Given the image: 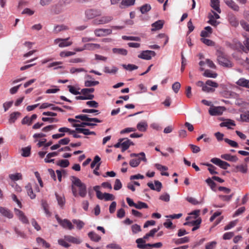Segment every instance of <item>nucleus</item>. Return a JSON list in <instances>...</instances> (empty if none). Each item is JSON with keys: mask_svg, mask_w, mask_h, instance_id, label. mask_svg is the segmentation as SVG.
<instances>
[{"mask_svg": "<svg viewBox=\"0 0 249 249\" xmlns=\"http://www.w3.org/2000/svg\"><path fill=\"white\" fill-rule=\"evenodd\" d=\"M136 242L137 244V248L141 249H145V245L146 241L143 239L142 238H138L136 240Z\"/></svg>", "mask_w": 249, "mask_h": 249, "instance_id": "obj_38", "label": "nucleus"}, {"mask_svg": "<svg viewBox=\"0 0 249 249\" xmlns=\"http://www.w3.org/2000/svg\"><path fill=\"white\" fill-rule=\"evenodd\" d=\"M151 9V5L149 4H145L141 7L140 10L142 14H144L149 11Z\"/></svg>", "mask_w": 249, "mask_h": 249, "instance_id": "obj_42", "label": "nucleus"}, {"mask_svg": "<svg viewBox=\"0 0 249 249\" xmlns=\"http://www.w3.org/2000/svg\"><path fill=\"white\" fill-rule=\"evenodd\" d=\"M86 105L90 107L97 108L99 107V104L94 100L87 102Z\"/></svg>", "mask_w": 249, "mask_h": 249, "instance_id": "obj_57", "label": "nucleus"}, {"mask_svg": "<svg viewBox=\"0 0 249 249\" xmlns=\"http://www.w3.org/2000/svg\"><path fill=\"white\" fill-rule=\"evenodd\" d=\"M122 39L124 40H134V41H139L141 40L140 38L138 36H122Z\"/></svg>", "mask_w": 249, "mask_h": 249, "instance_id": "obj_53", "label": "nucleus"}, {"mask_svg": "<svg viewBox=\"0 0 249 249\" xmlns=\"http://www.w3.org/2000/svg\"><path fill=\"white\" fill-rule=\"evenodd\" d=\"M84 71L87 72V71L83 68H76L72 67L70 69V72L72 74Z\"/></svg>", "mask_w": 249, "mask_h": 249, "instance_id": "obj_54", "label": "nucleus"}, {"mask_svg": "<svg viewBox=\"0 0 249 249\" xmlns=\"http://www.w3.org/2000/svg\"><path fill=\"white\" fill-rule=\"evenodd\" d=\"M199 213H200L199 210H196L193 211L192 212H191L190 213V215L189 216H187L186 218V220H189L190 219H196V218H198V216L199 214Z\"/></svg>", "mask_w": 249, "mask_h": 249, "instance_id": "obj_36", "label": "nucleus"}, {"mask_svg": "<svg viewBox=\"0 0 249 249\" xmlns=\"http://www.w3.org/2000/svg\"><path fill=\"white\" fill-rule=\"evenodd\" d=\"M94 96L93 94H89V95H83L82 96H76L75 99L77 100H92L94 98Z\"/></svg>", "mask_w": 249, "mask_h": 249, "instance_id": "obj_44", "label": "nucleus"}, {"mask_svg": "<svg viewBox=\"0 0 249 249\" xmlns=\"http://www.w3.org/2000/svg\"><path fill=\"white\" fill-rule=\"evenodd\" d=\"M88 236L90 239L94 242H99L101 237L94 231H90L88 233Z\"/></svg>", "mask_w": 249, "mask_h": 249, "instance_id": "obj_26", "label": "nucleus"}, {"mask_svg": "<svg viewBox=\"0 0 249 249\" xmlns=\"http://www.w3.org/2000/svg\"><path fill=\"white\" fill-rule=\"evenodd\" d=\"M21 113L19 112H14L10 115L9 122L10 123H14L16 120L20 116Z\"/></svg>", "mask_w": 249, "mask_h": 249, "instance_id": "obj_33", "label": "nucleus"}, {"mask_svg": "<svg viewBox=\"0 0 249 249\" xmlns=\"http://www.w3.org/2000/svg\"><path fill=\"white\" fill-rule=\"evenodd\" d=\"M0 213L3 216L9 219L12 218L13 217L12 213L6 208L0 207Z\"/></svg>", "mask_w": 249, "mask_h": 249, "instance_id": "obj_18", "label": "nucleus"}, {"mask_svg": "<svg viewBox=\"0 0 249 249\" xmlns=\"http://www.w3.org/2000/svg\"><path fill=\"white\" fill-rule=\"evenodd\" d=\"M100 48V45L96 43H87L85 44V49L87 50L93 51L95 49H98Z\"/></svg>", "mask_w": 249, "mask_h": 249, "instance_id": "obj_31", "label": "nucleus"}, {"mask_svg": "<svg viewBox=\"0 0 249 249\" xmlns=\"http://www.w3.org/2000/svg\"><path fill=\"white\" fill-rule=\"evenodd\" d=\"M135 0H122L120 4V8L121 9L134 5Z\"/></svg>", "mask_w": 249, "mask_h": 249, "instance_id": "obj_16", "label": "nucleus"}, {"mask_svg": "<svg viewBox=\"0 0 249 249\" xmlns=\"http://www.w3.org/2000/svg\"><path fill=\"white\" fill-rule=\"evenodd\" d=\"M155 166L158 170L161 172V175L162 176H165L167 177L169 176V175L168 172H162L163 171H166L168 170V168L166 166L162 165L159 163H156L155 164Z\"/></svg>", "mask_w": 249, "mask_h": 249, "instance_id": "obj_24", "label": "nucleus"}, {"mask_svg": "<svg viewBox=\"0 0 249 249\" xmlns=\"http://www.w3.org/2000/svg\"><path fill=\"white\" fill-rule=\"evenodd\" d=\"M156 53L153 51L146 50L142 51L138 55V57L144 60H150L152 56H154Z\"/></svg>", "mask_w": 249, "mask_h": 249, "instance_id": "obj_7", "label": "nucleus"}, {"mask_svg": "<svg viewBox=\"0 0 249 249\" xmlns=\"http://www.w3.org/2000/svg\"><path fill=\"white\" fill-rule=\"evenodd\" d=\"M217 61L220 65L227 68H231L232 64L231 62L229 60L225 55L221 52H217Z\"/></svg>", "mask_w": 249, "mask_h": 249, "instance_id": "obj_3", "label": "nucleus"}, {"mask_svg": "<svg viewBox=\"0 0 249 249\" xmlns=\"http://www.w3.org/2000/svg\"><path fill=\"white\" fill-rule=\"evenodd\" d=\"M221 158L226 160L232 162H236L238 159L236 156H232L229 154H225L221 155Z\"/></svg>", "mask_w": 249, "mask_h": 249, "instance_id": "obj_22", "label": "nucleus"}, {"mask_svg": "<svg viewBox=\"0 0 249 249\" xmlns=\"http://www.w3.org/2000/svg\"><path fill=\"white\" fill-rule=\"evenodd\" d=\"M224 140L226 143L232 147H237L238 146V144L234 141L230 140L228 138H225Z\"/></svg>", "mask_w": 249, "mask_h": 249, "instance_id": "obj_55", "label": "nucleus"}, {"mask_svg": "<svg viewBox=\"0 0 249 249\" xmlns=\"http://www.w3.org/2000/svg\"><path fill=\"white\" fill-rule=\"evenodd\" d=\"M75 130L79 133H83L85 135H89L90 131L89 129L84 128H76Z\"/></svg>", "mask_w": 249, "mask_h": 249, "instance_id": "obj_56", "label": "nucleus"}, {"mask_svg": "<svg viewBox=\"0 0 249 249\" xmlns=\"http://www.w3.org/2000/svg\"><path fill=\"white\" fill-rule=\"evenodd\" d=\"M201 41L208 46H214L215 45V42L213 40L206 38L205 37H202L200 39Z\"/></svg>", "mask_w": 249, "mask_h": 249, "instance_id": "obj_43", "label": "nucleus"}, {"mask_svg": "<svg viewBox=\"0 0 249 249\" xmlns=\"http://www.w3.org/2000/svg\"><path fill=\"white\" fill-rule=\"evenodd\" d=\"M55 196L57 199L58 204L61 208L63 207L65 203V199L63 195L59 196L56 193H55Z\"/></svg>", "mask_w": 249, "mask_h": 249, "instance_id": "obj_32", "label": "nucleus"}, {"mask_svg": "<svg viewBox=\"0 0 249 249\" xmlns=\"http://www.w3.org/2000/svg\"><path fill=\"white\" fill-rule=\"evenodd\" d=\"M148 206L147 204L144 202L139 201L135 205V208L137 209H146Z\"/></svg>", "mask_w": 249, "mask_h": 249, "instance_id": "obj_52", "label": "nucleus"}, {"mask_svg": "<svg viewBox=\"0 0 249 249\" xmlns=\"http://www.w3.org/2000/svg\"><path fill=\"white\" fill-rule=\"evenodd\" d=\"M31 147L28 146L21 149V156L23 157H28L31 155Z\"/></svg>", "mask_w": 249, "mask_h": 249, "instance_id": "obj_35", "label": "nucleus"}, {"mask_svg": "<svg viewBox=\"0 0 249 249\" xmlns=\"http://www.w3.org/2000/svg\"><path fill=\"white\" fill-rule=\"evenodd\" d=\"M97 198L100 200L104 199L106 201H109L113 200L114 196L112 194L109 193H102L101 192H97Z\"/></svg>", "mask_w": 249, "mask_h": 249, "instance_id": "obj_10", "label": "nucleus"}, {"mask_svg": "<svg viewBox=\"0 0 249 249\" xmlns=\"http://www.w3.org/2000/svg\"><path fill=\"white\" fill-rule=\"evenodd\" d=\"M9 178L12 180L17 181L22 179V175L19 173L10 174L9 175Z\"/></svg>", "mask_w": 249, "mask_h": 249, "instance_id": "obj_50", "label": "nucleus"}, {"mask_svg": "<svg viewBox=\"0 0 249 249\" xmlns=\"http://www.w3.org/2000/svg\"><path fill=\"white\" fill-rule=\"evenodd\" d=\"M25 189L28 195L29 196L31 199H33L36 198V195L34 193L32 185L30 183H28L27 185H26Z\"/></svg>", "mask_w": 249, "mask_h": 249, "instance_id": "obj_23", "label": "nucleus"}, {"mask_svg": "<svg viewBox=\"0 0 249 249\" xmlns=\"http://www.w3.org/2000/svg\"><path fill=\"white\" fill-rule=\"evenodd\" d=\"M70 37L66 38H58L54 40V43L55 44H58L60 48H64L71 46L72 42L71 41H69Z\"/></svg>", "mask_w": 249, "mask_h": 249, "instance_id": "obj_5", "label": "nucleus"}, {"mask_svg": "<svg viewBox=\"0 0 249 249\" xmlns=\"http://www.w3.org/2000/svg\"><path fill=\"white\" fill-rule=\"evenodd\" d=\"M118 70V68L115 66H113L111 69L108 67H105L104 69V71L105 72L107 73L113 74L116 73L117 72Z\"/></svg>", "mask_w": 249, "mask_h": 249, "instance_id": "obj_45", "label": "nucleus"}, {"mask_svg": "<svg viewBox=\"0 0 249 249\" xmlns=\"http://www.w3.org/2000/svg\"><path fill=\"white\" fill-rule=\"evenodd\" d=\"M55 218L58 223L64 228L71 230L74 228L71 222L67 219H61L57 215H55Z\"/></svg>", "mask_w": 249, "mask_h": 249, "instance_id": "obj_4", "label": "nucleus"}, {"mask_svg": "<svg viewBox=\"0 0 249 249\" xmlns=\"http://www.w3.org/2000/svg\"><path fill=\"white\" fill-rule=\"evenodd\" d=\"M180 87V84L178 82H176L172 85V88L175 93H177L178 92Z\"/></svg>", "mask_w": 249, "mask_h": 249, "instance_id": "obj_60", "label": "nucleus"}, {"mask_svg": "<svg viewBox=\"0 0 249 249\" xmlns=\"http://www.w3.org/2000/svg\"><path fill=\"white\" fill-rule=\"evenodd\" d=\"M208 18L209 19L208 21V23L210 24L211 25L216 26L219 24V22L216 20V19L214 18L213 17H211L209 16Z\"/></svg>", "mask_w": 249, "mask_h": 249, "instance_id": "obj_59", "label": "nucleus"}, {"mask_svg": "<svg viewBox=\"0 0 249 249\" xmlns=\"http://www.w3.org/2000/svg\"><path fill=\"white\" fill-rule=\"evenodd\" d=\"M228 20L231 26L237 27L239 24V22L237 18L233 15H230Z\"/></svg>", "mask_w": 249, "mask_h": 249, "instance_id": "obj_34", "label": "nucleus"}, {"mask_svg": "<svg viewBox=\"0 0 249 249\" xmlns=\"http://www.w3.org/2000/svg\"><path fill=\"white\" fill-rule=\"evenodd\" d=\"M206 182L210 186L212 190H214L216 185V183L211 178H207L206 180Z\"/></svg>", "mask_w": 249, "mask_h": 249, "instance_id": "obj_63", "label": "nucleus"}, {"mask_svg": "<svg viewBox=\"0 0 249 249\" xmlns=\"http://www.w3.org/2000/svg\"><path fill=\"white\" fill-rule=\"evenodd\" d=\"M203 76L206 77L215 78L217 76V74L215 72H213L209 70H206L203 73Z\"/></svg>", "mask_w": 249, "mask_h": 249, "instance_id": "obj_39", "label": "nucleus"}, {"mask_svg": "<svg viewBox=\"0 0 249 249\" xmlns=\"http://www.w3.org/2000/svg\"><path fill=\"white\" fill-rule=\"evenodd\" d=\"M211 7L216 11L218 13H221V10L219 7V0H211Z\"/></svg>", "mask_w": 249, "mask_h": 249, "instance_id": "obj_30", "label": "nucleus"}, {"mask_svg": "<svg viewBox=\"0 0 249 249\" xmlns=\"http://www.w3.org/2000/svg\"><path fill=\"white\" fill-rule=\"evenodd\" d=\"M85 15L87 18L92 19L96 17L100 16L102 14L101 11L99 9H89L85 11Z\"/></svg>", "mask_w": 249, "mask_h": 249, "instance_id": "obj_6", "label": "nucleus"}, {"mask_svg": "<svg viewBox=\"0 0 249 249\" xmlns=\"http://www.w3.org/2000/svg\"><path fill=\"white\" fill-rule=\"evenodd\" d=\"M130 157L131 158H136L132 159L129 161V165L132 167L134 168L137 167L140 164L141 161L145 162L147 161L145 153L143 152L139 153H131L130 155Z\"/></svg>", "mask_w": 249, "mask_h": 249, "instance_id": "obj_1", "label": "nucleus"}, {"mask_svg": "<svg viewBox=\"0 0 249 249\" xmlns=\"http://www.w3.org/2000/svg\"><path fill=\"white\" fill-rule=\"evenodd\" d=\"M96 36L101 37L109 35L112 33V30L109 29H96L94 31Z\"/></svg>", "mask_w": 249, "mask_h": 249, "instance_id": "obj_9", "label": "nucleus"}, {"mask_svg": "<svg viewBox=\"0 0 249 249\" xmlns=\"http://www.w3.org/2000/svg\"><path fill=\"white\" fill-rule=\"evenodd\" d=\"M122 66L124 69L129 71H132L133 70H137L138 68L137 66L130 64H129L128 65L122 64Z\"/></svg>", "mask_w": 249, "mask_h": 249, "instance_id": "obj_47", "label": "nucleus"}, {"mask_svg": "<svg viewBox=\"0 0 249 249\" xmlns=\"http://www.w3.org/2000/svg\"><path fill=\"white\" fill-rule=\"evenodd\" d=\"M64 239L67 241L75 244H80L81 240L79 238L75 237L71 235H65Z\"/></svg>", "mask_w": 249, "mask_h": 249, "instance_id": "obj_13", "label": "nucleus"}, {"mask_svg": "<svg viewBox=\"0 0 249 249\" xmlns=\"http://www.w3.org/2000/svg\"><path fill=\"white\" fill-rule=\"evenodd\" d=\"M234 122L231 120L228 119L220 124L221 127H227L228 128H231V126H235Z\"/></svg>", "mask_w": 249, "mask_h": 249, "instance_id": "obj_28", "label": "nucleus"}, {"mask_svg": "<svg viewBox=\"0 0 249 249\" xmlns=\"http://www.w3.org/2000/svg\"><path fill=\"white\" fill-rule=\"evenodd\" d=\"M72 223L76 226V228L78 230H80L82 229L85 225V223L79 219H72Z\"/></svg>", "mask_w": 249, "mask_h": 249, "instance_id": "obj_37", "label": "nucleus"}, {"mask_svg": "<svg viewBox=\"0 0 249 249\" xmlns=\"http://www.w3.org/2000/svg\"><path fill=\"white\" fill-rule=\"evenodd\" d=\"M112 52L116 54L120 55H126L127 54V51L123 48H113Z\"/></svg>", "mask_w": 249, "mask_h": 249, "instance_id": "obj_27", "label": "nucleus"}, {"mask_svg": "<svg viewBox=\"0 0 249 249\" xmlns=\"http://www.w3.org/2000/svg\"><path fill=\"white\" fill-rule=\"evenodd\" d=\"M148 127L147 123L145 121H141L137 124V128L141 132H144Z\"/></svg>", "mask_w": 249, "mask_h": 249, "instance_id": "obj_25", "label": "nucleus"}, {"mask_svg": "<svg viewBox=\"0 0 249 249\" xmlns=\"http://www.w3.org/2000/svg\"><path fill=\"white\" fill-rule=\"evenodd\" d=\"M69 91L73 95H78L81 94V91H79L72 86L69 85L68 86Z\"/></svg>", "mask_w": 249, "mask_h": 249, "instance_id": "obj_62", "label": "nucleus"}, {"mask_svg": "<svg viewBox=\"0 0 249 249\" xmlns=\"http://www.w3.org/2000/svg\"><path fill=\"white\" fill-rule=\"evenodd\" d=\"M164 21L161 20H159L154 23L152 24V31H155L156 30H159L160 29H161L163 25Z\"/></svg>", "mask_w": 249, "mask_h": 249, "instance_id": "obj_19", "label": "nucleus"}, {"mask_svg": "<svg viewBox=\"0 0 249 249\" xmlns=\"http://www.w3.org/2000/svg\"><path fill=\"white\" fill-rule=\"evenodd\" d=\"M99 84L98 81L86 80L85 81V86L87 87H91L96 86Z\"/></svg>", "mask_w": 249, "mask_h": 249, "instance_id": "obj_49", "label": "nucleus"}, {"mask_svg": "<svg viewBox=\"0 0 249 249\" xmlns=\"http://www.w3.org/2000/svg\"><path fill=\"white\" fill-rule=\"evenodd\" d=\"M75 54L74 52L71 51H62L60 53V55L61 57H68L70 56L73 55Z\"/></svg>", "mask_w": 249, "mask_h": 249, "instance_id": "obj_58", "label": "nucleus"}, {"mask_svg": "<svg viewBox=\"0 0 249 249\" xmlns=\"http://www.w3.org/2000/svg\"><path fill=\"white\" fill-rule=\"evenodd\" d=\"M68 241L65 240V239H59L58 240V243L60 246L65 248H68L70 246V245L67 243Z\"/></svg>", "mask_w": 249, "mask_h": 249, "instance_id": "obj_61", "label": "nucleus"}, {"mask_svg": "<svg viewBox=\"0 0 249 249\" xmlns=\"http://www.w3.org/2000/svg\"><path fill=\"white\" fill-rule=\"evenodd\" d=\"M236 84L240 87L249 89V80L245 78H240L236 82Z\"/></svg>", "mask_w": 249, "mask_h": 249, "instance_id": "obj_20", "label": "nucleus"}, {"mask_svg": "<svg viewBox=\"0 0 249 249\" xmlns=\"http://www.w3.org/2000/svg\"><path fill=\"white\" fill-rule=\"evenodd\" d=\"M124 140L122 142V151L123 152L127 150L130 145L131 141L128 138H123Z\"/></svg>", "mask_w": 249, "mask_h": 249, "instance_id": "obj_29", "label": "nucleus"}, {"mask_svg": "<svg viewBox=\"0 0 249 249\" xmlns=\"http://www.w3.org/2000/svg\"><path fill=\"white\" fill-rule=\"evenodd\" d=\"M225 110V108L222 107H213L210 108L209 113L212 116L220 115Z\"/></svg>", "mask_w": 249, "mask_h": 249, "instance_id": "obj_8", "label": "nucleus"}, {"mask_svg": "<svg viewBox=\"0 0 249 249\" xmlns=\"http://www.w3.org/2000/svg\"><path fill=\"white\" fill-rule=\"evenodd\" d=\"M213 33V29L210 26H206L201 32L200 36L202 37H210Z\"/></svg>", "mask_w": 249, "mask_h": 249, "instance_id": "obj_15", "label": "nucleus"}, {"mask_svg": "<svg viewBox=\"0 0 249 249\" xmlns=\"http://www.w3.org/2000/svg\"><path fill=\"white\" fill-rule=\"evenodd\" d=\"M131 229L134 234L141 231V226L138 224H134L131 226Z\"/></svg>", "mask_w": 249, "mask_h": 249, "instance_id": "obj_64", "label": "nucleus"}, {"mask_svg": "<svg viewBox=\"0 0 249 249\" xmlns=\"http://www.w3.org/2000/svg\"><path fill=\"white\" fill-rule=\"evenodd\" d=\"M226 4L231 9L235 11H238L239 7L238 5L232 0H224Z\"/></svg>", "mask_w": 249, "mask_h": 249, "instance_id": "obj_21", "label": "nucleus"}, {"mask_svg": "<svg viewBox=\"0 0 249 249\" xmlns=\"http://www.w3.org/2000/svg\"><path fill=\"white\" fill-rule=\"evenodd\" d=\"M70 164V162L68 160H61L57 162L56 165L63 168L68 167Z\"/></svg>", "mask_w": 249, "mask_h": 249, "instance_id": "obj_46", "label": "nucleus"}, {"mask_svg": "<svg viewBox=\"0 0 249 249\" xmlns=\"http://www.w3.org/2000/svg\"><path fill=\"white\" fill-rule=\"evenodd\" d=\"M112 19L113 17L112 16H104L99 19H96L95 21L98 24H104L109 22Z\"/></svg>", "mask_w": 249, "mask_h": 249, "instance_id": "obj_12", "label": "nucleus"}, {"mask_svg": "<svg viewBox=\"0 0 249 249\" xmlns=\"http://www.w3.org/2000/svg\"><path fill=\"white\" fill-rule=\"evenodd\" d=\"M68 29V27L64 24L59 25L54 27V32L58 33L62 31L67 30Z\"/></svg>", "mask_w": 249, "mask_h": 249, "instance_id": "obj_41", "label": "nucleus"}, {"mask_svg": "<svg viewBox=\"0 0 249 249\" xmlns=\"http://www.w3.org/2000/svg\"><path fill=\"white\" fill-rule=\"evenodd\" d=\"M189 241V237L185 236L179 239L174 240V242L177 245L185 243H187Z\"/></svg>", "mask_w": 249, "mask_h": 249, "instance_id": "obj_40", "label": "nucleus"}, {"mask_svg": "<svg viewBox=\"0 0 249 249\" xmlns=\"http://www.w3.org/2000/svg\"><path fill=\"white\" fill-rule=\"evenodd\" d=\"M187 221V222H186L184 224V225H189L191 226L200 225L202 221L201 218L200 217L196 218V219H191Z\"/></svg>", "mask_w": 249, "mask_h": 249, "instance_id": "obj_17", "label": "nucleus"}, {"mask_svg": "<svg viewBox=\"0 0 249 249\" xmlns=\"http://www.w3.org/2000/svg\"><path fill=\"white\" fill-rule=\"evenodd\" d=\"M36 241L38 244H42L43 247H45L46 248H49L50 247V244L47 243L45 240L41 237H37Z\"/></svg>", "mask_w": 249, "mask_h": 249, "instance_id": "obj_48", "label": "nucleus"}, {"mask_svg": "<svg viewBox=\"0 0 249 249\" xmlns=\"http://www.w3.org/2000/svg\"><path fill=\"white\" fill-rule=\"evenodd\" d=\"M48 107H52L51 109L53 110H56L59 111L60 112H64V110L58 107H56L53 106V104L48 103H45L41 104V105L40 107V108L41 109H44Z\"/></svg>", "mask_w": 249, "mask_h": 249, "instance_id": "obj_14", "label": "nucleus"}, {"mask_svg": "<svg viewBox=\"0 0 249 249\" xmlns=\"http://www.w3.org/2000/svg\"><path fill=\"white\" fill-rule=\"evenodd\" d=\"M154 184L152 182H148L147 185L152 190L160 192L162 188L161 183L158 180L154 181Z\"/></svg>", "mask_w": 249, "mask_h": 249, "instance_id": "obj_11", "label": "nucleus"}, {"mask_svg": "<svg viewBox=\"0 0 249 249\" xmlns=\"http://www.w3.org/2000/svg\"><path fill=\"white\" fill-rule=\"evenodd\" d=\"M72 183L79 188V194L80 196L84 197L87 195V187L80 179L76 177H72Z\"/></svg>", "mask_w": 249, "mask_h": 249, "instance_id": "obj_2", "label": "nucleus"}, {"mask_svg": "<svg viewBox=\"0 0 249 249\" xmlns=\"http://www.w3.org/2000/svg\"><path fill=\"white\" fill-rule=\"evenodd\" d=\"M240 118L242 122H249V111L241 114Z\"/></svg>", "mask_w": 249, "mask_h": 249, "instance_id": "obj_51", "label": "nucleus"}]
</instances>
